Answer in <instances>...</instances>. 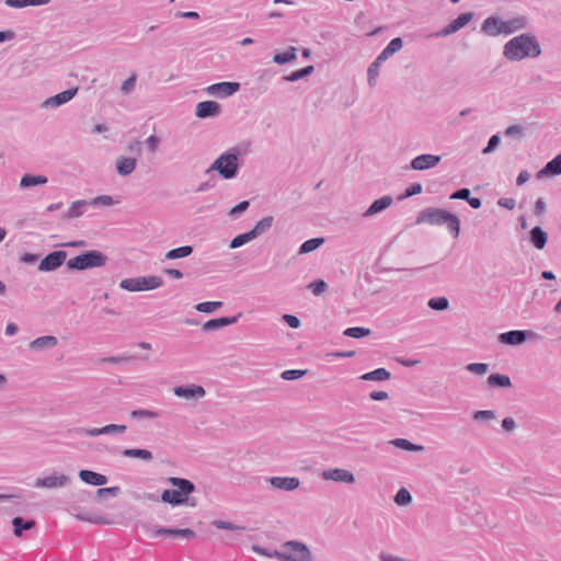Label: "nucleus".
I'll return each instance as SVG.
<instances>
[{
	"instance_id": "603ef678",
	"label": "nucleus",
	"mask_w": 561,
	"mask_h": 561,
	"mask_svg": "<svg viewBox=\"0 0 561 561\" xmlns=\"http://www.w3.org/2000/svg\"><path fill=\"white\" fill-rule=\"evenodd\" d=\"M211 525L218 529H227V530H244V526L236 525L230 522L216 519L211 522Z\"/></svg>"
},
{
	"instance_id": "9d476101",
	"label": "nucleus",
	"mask_w": 561,
	"mask_h": 561,
	"mask_svg": "<svg viewBox=\"0 0 561 561\" xmlns=\"http://www.w3.org/2000/svg\"><path fill=\"white\" fill-rule=\"evenodd\" d=\"M321 478L325 481H332L343 484H354L356 482L355 474L344 468H328L321 472Z\"/></svg>"
},
{
	"instance_id": "cd10ccee",
	"label": "nucleus",
	"mask_w": 561,
	"mask_h": 561,
	"mask_svg": "<svg viewBox=\"0 0 561 561\" xmlns=\"http://www.w3.org/2000/svg\"><path fill=\"white\" fill-rule=\"evenodd\" d=\"M547 240L548 234L540 227H535L530 230V242L536 249L542 250L547 243Z\"/></svg>"
},
{
	"instance_id": "1a4fd4ad",
	"label": "nucleus",
	"mask_w": 561,
	"mask_h": 561,
	"mask_svg": "<svg viewBox=\"0 0 561 561\" xmlns=\"http://www.w3.org/2000/svg\"><path fill=\"white\" fill-rule=\"evenodd\" d=\"M72 479L69 474L53 470L34 480L33 486L38 490H60L70 485Z\"/></svg>"
},
{
	"instance_id": "393cba45",
	"label": "nucleus",
	"mask_w": 561,
	"mask_h": 561,
	"mask_svg": "<svg viewBox=\"0 0 561 561\" xmlns=\"http://www.w3.org/2000/svg\"><path fill=\"white\" fill-rule=\"evenodd\" d=\"M87 206H89V203L85 199L75 201L70 204L67 211L62 215V218L66 220L77 219L84 214Z\"/></svg>"
},
{
	"instance_id": "ddd939ff",
	"label": "nucleus",
	"mask_w": 561,
	"mask_h": 561,
	"mask_svg": "<svg viewBox=\"0 0 561 561\" xmlns=\"http://www.w3.org/2000/svg\"><path fill=\"white\" fill-rule=\"evenodd\" d=\"M173 393L178 398L187 401H198L206 396V390L199 385L176 386L173 388Z\"/></svg>"
},
{
	"instance_id": "4be33fe9",
	"label": "nucleus",
	"mask_w": 561,
	"mask_h": 561,
	"mask_svg": "<svg viewBox=\"0 0 561 561\" xmlns=\"http://www.w3.org/2000/svg\"><path fill=\"white\" fill-rule=\"evenodd\" d=\"M393 203V198L390 195H385L375 202L363 213L364 218H370L388 207H390Z\"/></svg>"
},
{
	"instance_id": "f3484780",
	"label": "nucleus",
	"mask_w": 561,
	"mask_h": 561,
	"mask_svg": "<svg viewBox=\"0 0 561 561\" xmlns=\"http://www.w3.org/2000/svg\"><path fill=\"white\" fill-rule=\"evenodd\" d=\"M440 156L424 153L413 158L410 162V167L415 171H424L435 168L440 162Z\"/></svg>"
},
{
	"instance_id": "a18cd8bd",
	"label": "nucleus",
	"mask_w": 561,
	"mask_h": 561,
	"mask_svg": "<svg viewBox=\"0 0 561 561\" xmlns=\"http://www.w3.org/2000/svg\"><path fill=\"white\" fill-rule=\"evenodd\" d=\"M88 203L90 206H94V207H98V206L110 207V206H113L116 202L110 195H100V196H96V197L88 201Z\"/></svg>"
},
{
	"instance_id": "f257e3e1",
	"label": "nucleus",
	"mask_w": 561,
	"mask_h": 561,
	"mask_svg": "<svg viewBox=\"0 0 561 561\" xmlns=\"http://www.w3.org/2000/svg\"><path fill=\"white\" fill-rule=\"evenodd\" d=\"M541 55V46L533 33L514 36L503 46V56L510 61L535 59Z\"/></svg>"
},
{
	"instance_id": "0e129e2a",
	"label": "nucleus",
	"mask_w": 561,
	"mask_h": 561,
	"mask_svg": "<svg viewBox=\"0 0 561 561\" xmlns=\"http://www.w3.org/2000/svg\"><path fill=\"white\" fill-rule=\"evenodd\" d=\"M379 561H411L397 554H392L387 551H380L378 554Z\"/></svg>"
},
{
	"instance_id": "2eb2a0df",
	"label": "nucleus",
	"mask_w": 561,
	"mask_h": 561,
	"mask_svg": "<svg viewBox=\"0 0 561 561\" xmlns=\"http://www.w3.org/2000/svg\"><path fill=\"white\" fill-rule=\"evenodd\" d=\"M240 89L238 82H219L208 85L205 92L210 96L228 98L233 95Z\"/></svg>"
},
{
	"instance_id": "39448f33",
	"label": "nucleus",
	"mask_w": 561,
	"mask_h": 561,
	"mask_svg": "<svg viewBox=\"0 0 561 561\" xmlns=\"http://www.w3.org/2000/svg\"><path fill=\"white\" fill-rule=\"evenodd\" d=\"M213 171L218 172L225 180L234 179L239 171V156L236 149H230L218 156L206 170V173Z\"/></svg>"
},
{
	"instance_id": "aec40b11",
	"label": "nucleus",
	"mask_w": 561,
	"mask_h": 561,
	"mask_svg": "<svg viewBox=\"0 0 561 561\" xmlns=\"http://www.w3.org/2000/svg\"><path fill=\"white\" fill-rule=\"evenodd\" d=\"M473 18L472 13H462L451 21L445 28H443L437 35L448 36L456 33L463 26H466Z\"/></svg>"
},
{
	"instance_id": "f704fd0d",
	"label": "nucleus",
	"mask_w": 561,
	"mask_h": 561,
	"mask_svg": "<svg viewBox=\"0 0 561 561\" xmlns=\"http://www.w3.org/2000/svg\"><path fill=\"white\" fill-rule=\"evenodd\" d=\"M13 533L16 537L22 536L23 530L32 529L35 526L34 520L25 522L22 517H14L12 520Z\"/></svg>"
},
{
	"instance_id": "3c124183",
	"label": "nucleus",
	"mask_w": 561,
	"mask_h": 561,
	"mask_svg": "<svg viewBox=\"0 0 561 561\" xmlns=\"http://www.w3.org/2000/svg\"><path fill=\"white\" fill-rule=\"evenodd\" d=\"M472 417L478 422H489L495 420L496 414L492 410H479L473 413Z\"/></svg>"
},
{
	"instance_id": "5701e85b",
	"label": "nucleus",
	"mask_w": 561,
	"mask_h": 561,
	"mask_svg": "<svg viewBox=\"0 0 561 561\" xmlns=\"http://www.w3.org/2000/svg\"><path fill=\"white\" fill-rule=\"evenodd\" d=\"M561 174V153L550 160L540 171L537 173V179L542 180L547 176H557Z\"/></svg>"
},
{
	"instance_id": "e2e57ef3",
	"label": "nucleus",
	"mask_w": 561,
	"mask_h": 561,
	"mask_svg": "<svg viewBox=\"0 0 561 561\" xmlns=\"http://www.w3.org/2000/svg\"><path fill=\"white\" fill-rule=\"evenodd\" d=\"M135 85H136V76L133 75L130 76L128 79H126L122 85H121V91L124 93V94H129L134 89H135Z\"/></svg>"
},
{
	"instance_id": "338daca9",
	"label": "nucleus",
	"mask_w": 561,
	"mask_h": 561,
	"mask_svg": "<svg viewBox=\"0 0 561 561\" xmlns=\"http://www.w3.org/2000/svg\"><path fill=\"white\" fill-rule=\"evenodd\" d=\"M283 320L293 329H298L300 327V320L296 316L284 314Z\"/></svg>"
},
{
	"instance_id": "7ed1b4c3",
	"label": "nucleus",
	"mask_w": 561,
	"mask_h": 561,
	"mask_svg": "<svg viewBox=\"0 0 561 561\" xmlns=\"http://www.w3.org/2000/svg\"><path fill=\"white\" fill-rule=\"evenodd\" d=\"M426 222L432 226L445 225L448 231L457 238L460 231L459 218L442 208L430 207L420 213L416 218V224Z\"/></svg>"
},
{
	"instance_id": "a19ab883",
	"label": "nucleus",
	"mask_w": 561,
	"mask_h": 561,
	"mask_svg": "<svg viewBox=\"0 0 561 561\" xmlns=\"http://www.w3.org/2000/svg\"><path fill=\"white\" fill-rule=\"evenodd\" d=\"M381 66L373 61L367 69V83L370 88H375L377 85L379 72Z\"/></svg>"
},
{
	"instance_id": "c9c22d12",
	"label": "nucleus",
	"mask_w": 561,
	"mask_h": 561,
	"mask_svg": "<svg viewBox=\"0 0 561 561\" xmlns=\"http://www.w3.org/2000/svg\"><path fill=\"white\" fill-rule=\"evenodd\" d=\"M488 383L491 387L508 388L512 386L511 378L507 375L491 374L488 377Z\"/></svg>"
},
{
	"instance_id": "20e7f679",
	"label": "nucleus",
	"mask_w": 561,
	"mask_h": 561,
	"mask_svg": "<svg viewBox=\"0 0 561 561\" xmlns=\"http://www.w3.org/2000/svg\"><path fill=\"white\" fill-rule=\"evenodd\" d=\"M167 482L172 489L164 490L160 500L172 506L186 504L190 495L195 492L194 483L187 479L170 477Z\"/></svg>"
},
{
	"instance_id": "bf43d9fd",
	"label": "nucleus",
	"mask_w": 561,
	"mask_h": 561,
	"mask_svg": "<svg viewBox=\"0 0 561 561\" xmlns=\"http://www.w3.org/2000/svg\"><path fill=\"white\" fill-rule=\"evenodd\" d=\"M308 288L311 289L313 295L319 296L327 290L328 284L322 279H318V280L310 283L308 285Z\"/></svg>"
},
{
	"instance_id": "37998d69",
	"label": "nucleus",
	"mask_w": 561,
	"mask_h": 561,
	"mask_svg": "<svg viewBox=\"0 0 561 561\" xmlns=\"http://www.w3.org/2000/svg\"><path fill=\"white\" fill-rule=\"evenodd\" d=\"M394 503L399 506H408L412 503V495L405 488H401L394 495Z\"/></svg>"
},
{
	"instance_id": "a878e982",
	"label": "nucleus",
	"mask_w": 561,
	"mask_h": 561,
	"mask_svg": "<svg viewBox=\"0 0 561 561\" xmlns=\"http://www.w3.org/2000/svg\"><path fill=\"white\" fill-rule=\"evenodd\" d=\"M79 478L87 484L90 485H104L107 483V478L104 474L91 471V470H80L79 471Z\"/></svg>"
},
{
	"instance_id": "774afa93",
	"label": "nucleus",
	"mask_w": 561,
	"mask_h": 561,
	"mask_svg": "<svg viewBox=\"0 0 561 561\" xmlns=\"http://www.w3.org/2000/svg\"><path fill=\"white\" fill-rule=\"evenodd\" d=\"M470 197V191L468 188H460L451 194V199H463L468 201Z\"/></svg>"
},
{
	"instance_id": "79ce46f5",
	"label": "nucleus",
	"mask_w": 561,
	"mask_h": 561,
	"mask_svg": "<svg viewBox=\"0 0 561 561\" xmlns=\"http://www.w3.org/2000/svg\"><path fill=\"white\" fill-rule=\"evenodd\" d=\"M254 239H255L254 234L250 230L248 232H244V233H241V234H238L237 237H234L231 240L229 248L230 249L240 248V247L244 245L245 243L253 241Z\"/></svg>"
},
{
	"instance_id": "c03bdc74",
	"label": "nucleus",
	"mask_w": 561,
	"mask_h": 561,
	"mask_svg": "<svg viewBox=\"0 0 561 561\" xmlns=\"http://www.w3.org/2000/svg\"><path fill=\"white\" fill-rule=\"evenodd\" d=\"M313 70H314L313 66H308L302 69L296 70V71L291 72L290 75L284 77V80H286L288 82H296V81L311 75L313 72Z\"/></svg>"
},
{
	"instance_id": "864d4df0",
	"label": "nucleus",
	"mask_w": 561,
	"mask_h": 561,
	"mask_svg": "<svg viewBox=\"0 0 561 561\" xmlns=\"http://www.w3.org/2000/svg\"><path fill=\"white\" fill-rule=\"evenodd\" d=\"M504 135L512 138H523L525 128L522 125H511L504 130Z\"/></svg>"
},
{
	"instance_id": "6e6d98bb",
	"label": "nucleus",
	"mask_w": 561,
	"mask_h": 561,
	"mask_svg": "<svg viewBox=\"0 0 561 561\" xmlns=\"http://www.w3.org/2000/svg\"><path fill=\"white\" fill-rule=\"evenodd\" d=\"M144 529L150 538L165 537L167 533V528L164 527H156L150 525H144Z\"/></svg>"
},
{
	"instance_id": "09e8293b",
	"label": "nucleus",
	"mask_w": 561,
	"mask_h": 561,
	"mask_svg": "<svg viewBox=\"0 0 561 561\" xmlns=\"http://www.w3.org/2000/svg\"><path fill=\"white\" fill-rule=\"evenodd\" d=\"M427 305L433 310L443 311L448 309L449 301L446 297H434L428 300Z\"/></svg>"
},
{
	"instance_id": "f03ea898",
	"label": "nucleus",
	"mask_w": 561,
	"mask_h": 561,
	"mask_svg": "<svg viewBox=\"0 0 561 561\" xmlns=\"http://www.w3.org/2000/svg\"><path fill=\"white\" fill-rule=\"evenodd\" d=\"M528 25L529 21L525 15H517L510 20H503L499 16H489L483 21L481 32L490 37L507 36L527 28Z\"/></svg>"
},
{
	"instance_id": "473e14b6",
	"label": "nucleus",
	"mask_w": 561,
	"mask_h": 561,
	"mask_svg": "<svg viewBox=\"0 0 561 561\" xmlns=\"http://www.w3.org/2000/svg\"><path fill=\"white\" fill-rule=\"evenodd\" d=\"M274 218L272 216H266L259 220L253 229H251V232L254 234V238L256 239L264 232H266L273 225Z\"/></svg>"
},
{
	"instance_id": "4c0bfd02",
	"label": "nucleus",
	"mask_w": 561,
	"mask_h": 561,
	"mask_svg": "<svg viewBox=\"0 0 561 561\" xmlns=\"http://www.w3.org/2000/svg\"><path fill=\"white\" fill-rule=\"evenodd\" d=\"M323 243H324V238L309 239L300 245L298 253L299 254L310 253V252L319 249Z\"/></svg>"
},
{
	"instance_id": "8fccbe9b",
	"label": "nucleus",
	"mask_w": 561,
	"mask_h": 561,
	"mask_svg": "<svg viewBox=\"0 0 561 561\" xmlns=\"http://www.w3.org/2000/svg\"><path fill=\"white\" fill-rule=\"evenodd\" d=\"M466 369L471 374L483 376L489 371V364L471 363L466 366Z\"/></svg>"
},
{
	"instance_id": "dca6fc26",
	"label": "nucleus",
	"mask_w": 561,
	"mask_h": 561,
	"mask_svg": "<svg viewBox=\"0 0 561 561\" xmlns=\"http://www.w3.org/2000/svg\"><path fill=\"white\" fill-rule=\"evenodd\" d=\"M78 93V88H72L47 98L41 104L42 108H57L70 102Z\"/></svg>"
},
{
	"instance_id": "13d9d810",
	"label": "nucleus",
	"mask_w": 561,
	"mask_h": 561,
	"mask_svg": "<svg viewBox=\"0 0 561 561\" xmlns=\"http://www.w3.org/2000/svg\"><path fill=\"white\" fill-rule=\"evenodd\" d=\"M501 144V137L499 135H493L488 141L486 147L482 149L483 154L492 153Z\"/></svg>"
},
{
	"instance_id": "680f3d73",
	"label": "nucleus",
	"mask_w": 561,
	"mask_h": 561,
	"mask_svg": "<svg viewBox=\"0 0 561 561\" xmlns=\"http://www.w3.org/2000/svg\"><path fill=\"white\" fill-rule=\"evenodd\" d=\"M249 202L248 201H243L241 203H239L238 205H236L233 208H231L229 210V216L232 217V218H236L238 217L239 215H241L242 213H244L248 208H249Z\"/></svg>"
},
{
	"instance_id": "5fc2aeb1",
	"label": "nucleus",
	"mask_w": 561,
	"mask_h": 561,
	"mask_svg": "<svg viewBox=\"0 0 561 561\" xmlns=\"http://www.w3.org/2000/svg\"><path fill=\"white\" fill-rule=\"evenodd\" d=\"M126 430V425L123 424H108L103 426V435H119L125 433Z\"/></svg>"
},
{
	"instance_id": "f8f14e48",
	"label": "nucleus",
	"mask_w": 561,
	"mask_h": 561,
	"mask_svg": "<svg viewBox=\"0 0 561 561\" xmlns=\"http://www.w3.org/2000/svg\"><path fill=\"white\" fill-rule=\"evenodd\" d=\"M68 253L64 250H58L47 254L38 264V271L53 272L58 270L67 260Z\"/></svg>"
},
{
	"instance_id": "e433bc0d",
	"label": "nucleus",
	"mask_w": 561,
	"mask_h": 561,
	"mask_svg": "<svg viewBox=\"0 0 561 561\" xmlns=\"http://www.w3.org/2000/svg\"><path fill=\"white\" fill-rule=\"evenodd\" d=\"M49 2L50 0H5V4L10 8L37 7Z\"/></svg>"
},
{
	"instance_id": "9b49d317",
	"label": "nucleus",
	"mask_w": 561,
	"mask_h": 561,
	"mask_svg": "<svg viewBox=\"0 0 561 561\" xmlns=\"http://www.w3.org/2000/svg\"><path fill=\"white\" fill-rule=\"evenodd\" d=\"M538 334L527 330H512L501 333L497 337L499 342L506 345H520L527 339H536Z\"/></svg>"
},
{
	"instance_id": "0eeeda50",
	"label": "nucleus",
	"mask_w": 561,
	"mask_h": 561,
	"mask_svg": "<svg viewBox=\"0 0 561 561\" xmlns=\"http://www.w3.org/2000/svg\"><path fill=\"white\" fill-rule=\"evenodd\" d=\"M107 257L100 251L91 250L67 262L69 270L84 271L94 267H101L106 264Z\"/></svg>"
},
{
	"instance_id": "49530a36",
	"label": "nucleus",
	"mask_w": 561,
	"mask_h": 561,
	"mask_svg": "<svg viewBox=\"0 0 561 561\" xmlns=\"http://www.w3.org/2000/svg\"><path fill=\"white\" fill-rule=\"evenodd\" d=\"M222 306L221 301H205L199 302L195 306V309L199 312L211 313Z\"/></svg>"
},
{
	"instance_id": "58836bf2",
	"label": "nucleus",
	"mask_w": 561,
	"mask_h": 561,
	"mask_svg": "<svg viewBox=\"0 0 561 561\" xmlns=\"http://www.w3.org/2000/svg\"><path fill=\"white\" fill-rule=\"evenodd\" d=\"M160 416V412L147 409H137L130 412V417L137 421L154 420Z\"/></svg>"
},
{
	"instance_id": "423d86ee",
	"label": "nucleus",
	"mask_w": 561,
	"mask_h": 561,
	"mask_svg": "<svg viewBox=\"0 0 561 561\" xmlns=\"http://www.w3.org/2000/svg\"><path fill=\"white\" fill-rule=\"evenodd\" d=\"M273 556L279 561H312L309 548L296 540L286 541L278 550L273 551Z\"/></svg>"
},
{
	"instance_id": "69168bd1",
	"label": "nucleus",
	"mask_w": 561,
	"mask_h": 561,
	"mask_svg": "<svg viewBox=\"0 0 561 561\" xmlns=\"http://www.w3.org/2000/svg\"><path fill=\"white\" fill-rule=\"evenodd\" d=\"M146 145L148 146V148L151 152H156L160 145V139L156 135H150L146 139Z\"/></svg>"
},
{
	"instance_id": "72a5a7b5",
	"label": "nucleus",
	"mask_w": 561,
	"mask_h": 561,
	"mask_svg": "<svg viewBox=\"0 0 561 561\" xmlns=\"http://www.w3.org/2000/svg\"><path fill=\"white\" fill-rule=\"evenodd\" d=\"M391 445H393L397 448L407 450V451H423L424 446L423 445H416L411 443L410 440L405 438H396L390 442Z\"/></svg>"
},
{
	"instance_id": "c85d7f7f",
	"label": "nucleus",
	"mask_w": 561,
	"mask_h": 561,
	"mask_svg": "<svg viewBox=\"0 0 561 561\" xmlns=\"http://www.w3.org/2000/svg\"><path fill=\"white\" fill-rule=\"evenodd\" d=\"M391 374L386 368H377L362 375L359 378L365 381H383L390 379Z\"/></svg>"
},
{
	"instance_id": "bb28decb",
	"label": "nucleus",
	"mask_w": 561,
	"mask_h": 561,
	"mask_svg": "<svg viewBox=\"0 0 561 561\" xmlns=\"http://www.w3.org/2000/svg\"><path fill=\"white\" fill-rule=\"evenodd\" d=\"M48 182L47 176L38 174L26 173L21 178L20 187L28 188L38 185H45Z\"/></svg>"
},
{
	"instance_id": "ea45409f",
	"label": "nucleus",
	"mask_w": 561,
	"mask_h": 561,
	"mask_svg": "<svg viewBox=\"0 0 561 561\" xmlns=\"http://www.w3.org/2000/svg\"><path fill=\"white\" fill-rule=\"evenodd\" d=\"M165 537H174V538H183L186 540H191L195 538V533L192 529L184 528H167Z\"/></svg>"
},
{
	"instance_id": "7c9ffc66",
	"label": "nucleus",
	"mask_w": 561,
	"mask_h": 561,
	"mask_svg": "<svg viewBox=\"0 0 561 561\" xmlns=\"http://www.w3.org/2000/svg\"><path fill=\"white\" fill-rule=\"evenodd\" d=\"M122 455L127 458H138L144 461H151L153 458L152 453L150 450L140 448L124 449L122 451Z\"/></svg>"
},
{
	"instance_id": "4d7b16f0",
	"label": "nucleus",
	"mask_w": 561,
	"mask_h": 561,
	"mask_svg": "<svg viewBox=\"0 0 561 561\" xmlns=\"http://www.w3.org/2000/svg\"><path fill=\"white\" fill-rule=\"evenodd\" d=\"M402 47H403V41L400 37H396V38L391 39L389 42V44L383 49L387 51V54L392 56L396 53H398L399 50H401Z\"/></svg>"
},
{
	"instance_id": "a211bd4d",
	"label": "nucleus",
	"mask_w": 561,
	"mask_h": 561,
	"mask_svg": "<svg viewBox=\"0 0 561 561\" xmlns=\"http://www.w3.org/2000/svg\"><path fill=\"white\" fill-rule=\"evenodd\" d=\"M220 114V105L215 101H203L197 103L195 115L198 118L216 117Z\"/></svg>"
},
{
	"instance_id": "052dcab7",
	"label": "nucleus",
	"mask_w": 561,
	"mask_h": 561,
	"mask_svg": "<svg viewBox=\"0 0 561 561\" xmlns=\"http://www.w3.org/2000/svg\"><path fill=\"white\" fill-rule=\"evenodd\" d=\"M306 375V370L301 369H288L282 373V378L284 380H296Z\"/></svg>"
},
{
	"instance_id": "4468645a",
	"label": "nucleus",
	"mask_w": 561,
	"mask_h": 561,
	"mask_svg": "<svg viewBox=\"0 0 561 561\" xmlns=\"http://www.w3.org/2000/svg\"><path fill=\"white\" fill-rule=\"evenodd\" d=\"M272 489L285 492H291L300 486V480L297 477L274 476L266 478Z\"/></svg>"
},
{
	"instance_id": "de8ad7c7",
	"label": "nucleus",
	"mask_w": 561,
	"mask_h": 561,
	"mask_svg": "<svg viewBox=\"0 0 561 561\" xmlns=\"http://www.w3.org/2000/svg\"><path fill=\"white\" fill-rule=\"evenodd\" d=\"M343 334L353 339H360L370 334V330L362 327L347 328Z\"/></svg>"
},
{
	"instance_id": "6ab92c4d",
	"label": "nucleus",
	"mask_w": 561,
	"mask_h": 561,
	"mask_svg": "<svg viewBox=\"0 0 561 561\" xmlns=\"http://www.w3.org/2000/svg\"><path fill=\"white\" fill-rule=\"evenodd\" d=\"M58 344V339L54 335H43L39 337H36L35 340L31 341L28 344V348L33 352H42V351H48L56 347Z\"/></svg>"
},
{
	"instance_id": "c756f323",
	"label": "nucleus",
	"mask_w": 561,
	"mask_h": 561,
	"mask_svg": "<svg viewBox=\"0 0 561 561\" xmlns=\"http://www.w3.org/2000/svg\"><path fill=\"white\" fill-rule=\"evenodd\" d=\"M296 58H297V48L294 46H289L286 51L275 54L273 57V61L277 65H285V64L296 60Z\"/></svg>"
},
{
	"instance_id": "6e6552de",
	"label": "nucleus",
	"mask_w": 561,
	"mask_h": 561,
	"mask_svg": "<svg viewBox=\"0 0 561 561\" xmlns=\"http://www.w3.org/2000/svg\"><path fill=\"white\" fill-rule=\"evenodd\" d=\"M163 280L157 275L139 276L124 278L119 283V287L124 290L136 293L145 290H153L161 287Z\"/></svg>"
},
{
	"instance_id": "412c9836",
	"label": "nucleus",
	"mask_w": 561,
	"mask_h": 561,
	"mask_svg": "<svg viewBox=\"0 0 561 561\" xmlns=\"http://www.w3.org/2000/svg\"><path fill=\"white\" fill-rule=\"evenodd\" d=\"M136 167L137 159L134 157L119 156L115 160V169L121 176L130 175L136 170Z\"/></svg>"
},
{
	"instance_id": "2f4dec72",
	"label": "nucleus",
	"mask_w": 561,
	"mask_h": 561,
	"mask_svg": "<svg viewBox=\"0 0 561 561\" xmlns=\"http://www.w3.org/2000/svg\"><path fill=\"white\" fill-rule=\"evenodd\" d=\"M193 253V247L183 245L180 248L172 249L164 254V260H178L187 257Z\"/></svg>"
},
{
	"instance_id": "b1692460",
	"label": "nucleus",
	"mask_w": 561,
	"mask_h": 561,
	"mask_svg": "<svg viewBox=\"0 0 561 561\" xmlns=\"http://www.w3.org/2000/svg\"><path fill=\"white\" fill-rule=\"evenodd\" d=\"M240 317H241V313H239L238 316H234V317H222V318L211 319V320H208L207 322H205L203 324L202 329L205 332L215 331L220 328L234 324Z\"/></svg>"
}]
</instances>
